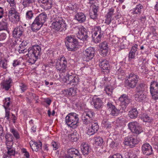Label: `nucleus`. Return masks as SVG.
<instances>
[{
  "mask_svg": "<svg viewBox=\"0 0 158 158\" xmlns=\"http://www.w3.org/2000/svg\"><path fill=\"white\" fill-rule=\"evenodd\" d=\"M52 19V27L56 31H62L66 29L67 24L64 18L56 15H53Z\"/></svg>",
  "mask_w": 158,
  "mask_h": 158,
  "instance_id": "nucleus-1",
  "label": "nucleus"
},
{
  "mask_svg": "<svg viewBox=\"0 0 158 158\" xmlns=\"http://www.w3.org/2000/svg\"><path fill=\"white\" fill-rule=\"evenodd\" d=\"M41 50V47L38 45L33 46L28 49V53L26 55L29 57L28 60L29 63L31 64L35 63L40 57Z\"/></svg>",
  "mask_w": 158,
  "mask_h": 158,
  "instance_id": "nucleus-2",
  "label": "nucleus"
},
{
  "mask_svg": "<svg viewBox=\"0 0 158 158\" xmlns=\"http://www.w3.org/2000/svg\"><path fill=\"white\" fill-rule=\"evenodd\" d=\"M104 27V26L103 25L101 27L96 26L95 27V31H94L93 34L92 35V37L93 41L95 43H98L101 42L106 30Z\"/></svg>",
  "mask_w": 158,
  "mask_h": 158,
  "instance_id": "nucleus-3",
  "label": "nucleus"
},
{
  "mask_svg": "<svg viewBox=\"0 0 158 158\" xmlns=\"http://www.w3.org/2000/svg\"><path fill=\"white\" fill-rule=\"evenodd\" d=\"M78 115L75 113H69L65 118L66 123L71 127L75 128L77 126L78 123Z\"/></svg>",
  "mask_w": 158,
  "mask_h": 158,
  "instance_id": "nucleus-4",
  "label": "nucleus"
},
{
  "mask_svg": "<svg viewBox=\"0 0 158 158\" xmlns=\"http://www.w3.org/2000/svg\"><path fill=\"white\" fill-rule=\"evenodd\" d=\"M77 38L81 40H86L88 37V35L90 32L82 27H76L74 30Z\"/></svg>",
  "mask_w": 158,
  "mask_h": 158,
  "instance_id": "nucleus-5",
  "label": "nucleus"
},
{
  "mask_svg": "<svg viewBox=\"0 0 158 158\" xmlns=\"http://www.w3.org/2000/svg\"><path fill=\"white\" fill-rule=\"evenodd\" d=\"M139 79V77L133 73H130L127 77V85L131 88H134L136 85Z\"/></svg>",
  "mask_w": 158,
  "mask_h": 158,
  "instance_id": "nucleus-6",
  "label": "nucleus"
},
{
  "mask_svg": "<svg viewBox=\"0 0 158 158\" xmlns=\"http://www.w3.org/2000/svg\"><path fill=\"white\" fill-rule=\"evenodd\" d=\"M66 40V41L65 42V45L68 50L69 51L74 50L78 44L77 40L71 35L67 37Z\"/></svg>",
  "mask_w": 158,
  "mask_h": 158,
  "instance_id": "nucleus-7",
  "label": "nucleus"
},
{
  "mask_svg": "<svg viewBox=\"0 0 158 158\" xmlns=\"http://www.w3.org/2000/svg\"><path fill=\"white\" fill-rule=\"evenodd\" d=\"M141 141V139L137 135H131L130 136L126 137L124 142L125 145H129L132 148Z\"/></svg>",
  "mask_w": 158,
  "mask_h": 158,
  "instance_id": "nucleus-8",
  "label": "nucleus"
},
{
  "mask_svg": "<svg viewBox=\"0 0 158 158\" xmlns=\"http://www.w3.org/2000/svg\"><path fill=\"white\" fill-rule=\"evenodd\" d=\"M67 61L66 58L61 57L57 60L56 65V69L61 72H64L67 68Z\"/></svg>",
  "mask_w": 158,
  "mask_h": 158,
  "instance_id": "nucleus-9",
  "label": "nucleus"
},
{
  "mask_svg": "<svg viewBox=\"0 0 158 158\" xmlns=\"http://www.w3.org/2000/svg\"><path fill=\"white\" fill-rule=\"evenodd\" d=\"M128 126L131 131L136 135H138L143 131L142 128L136 121L129 123Z\"/></svg>",
  "mask_w": 158,
  "mask_h": 158,
  "instance_id": "nucleus-10",
  "label": "nucleus"
},
{
  "mask_svg": "<svg viewBox=\"0 0 158 158\" xmlns=\"http://www.w3.org/2000/svg\"><path fill=\"white\" fill-rule=\"evenodd\" d=\"M118 100L120 102V106H121L120 110H123V111L121 112L123 113V111L125 112L126 107L131 102V100L129 98V97L125 94L121 95Z\"/></svg>",
  "mask_w": 158,
  "mask_h": 158,
  "instance_id": "nucleus-11",
  "label": "nucleus"
},
{
  "mask_svg": "<svg viewBox=\"0 0 158 158\" xmlns=\"http://www.w3.org/2000/svg\"><path fill=\"white\" fill-rule=\"evenodd\" d=\"M94 115V113L91 111L84 113L81 117L83 123L85 125L91 123L93 121L92 120Z\"/></svg>",
  "mask_w": 158,
  "mask_h": 158,
  "instance_id": "nucleus-12",
  "label": "nucleus"
},
{
  "mask_svg": "<svg viewBox=\"0 0 158 158\" xmlns=\"http://www.w3.org/2000/svg\"><path fill=\"white\" fill-rule=\"evenodd\" d=\"M150 91L153 98L156 100L158 99V82L156 81L151 82Z\"/></svg>",
  "mask_w": 158,
  "mask_h": 158,
  "instance_id": "nucleus-13",
  "label": "nucleus"
},
{
  "mask_svg": "<svg viewBox=\"0 0 158 158\" xmlns=\"http://www.w3.org/2000/svg\"><path fill=\"white\" fill-rule=\"evenodd\" d=\"M95 53L94 48L90 47L87 48L84 52V60L88 61L94 57Z\"/></svg>",
  "mask_w": 158,
  "mask_h": 158,
  "instance_id": "nucleus-14",
  "label": "nucleus"
},
{
  "mask_svg": "<svg viewBox=\"0 0 158 158\" xmlns=\"http://www.w3.org/2000/svg\"><path fill=\"white\" fill-rule=\"evenodd\" d=\"M66 82L68 85H76L79 81V77L74 75H70L69 73L65 77Z\"/></svg>",
  "mask_w": 158,
  "mask_h": 158,
  "instance_id": "nucleus-15",
  "label": "nucleus"
},
{
  "mask_svg": "<svg viewBox=\"0 0 158 158\" xmlns=\"http://www.w3.org/2000/svg\"><path fill=\"white\" fill-rule=\"evenodd\" d=\"M99 65L103 72L109 73L110 67L108 61L104 59H100Z\"/></svg>",
  "mask_w": 158,
  "mask_h": 158,
  "instance_id": "nucleus-16",
  "label": "nucleus"
},
{
  "mask_svg": "<svg viewBox=\"0 0 158 158\" xmlns=\"http://www.w3.org/2000/svg\"><path fill=\"white\" fill-rule=\"evenodd\" d=\"M99 129V126L96 121H93L89 125V127L87 131V134L90 135L96 132Z\"/></svg>",
  "mask_w": 158,
  "mask_h": 158,
  "instance_id": "nucleus-17",
  "label": "nucleus"
},
{
  "mask_svg": "<svg viewBox=\"0 0 158 158\" xmlns=\"http://www.w3.org/2000/svg\"><path fill=\"white\" fill-rule=\"evenodd\" d=\"M143 153L146 155H150L153 153V150L151 146L149 143L144 144L142 147Z\"/></svg>",
  "mask_w": 158,
  "mask_h": 158,
  "instance_id": "nucleus-18",
  "label": "nucleus"
},
{
  "mask_svg": "<svg viewBox=\"0 0 158 158\" xmlns=\"http://www.w3.org/2000/svg\"><path fill=\"white\" fill-rule=\"evenodd\" d=\"M108 109L110 112V114L113 116H117L120 112V110L117 109L115 106L111 103L107 104Z\"/></svg>",
  "mask_w": 158,
  "mask_h": 158,
  "instance_id": "nucleus-19",
  "label": "nucleus"
},
{
  "mask_svg": "<svg viewBox=\"0 0 158 158\" xmlns=\"http://www.w3.org/2000/svg\"><path fill=\"white\" fill-rule=\"evenodd\" d=\"M101 55L103 56H106L108 51L107 43L106 42H103L100 44Z\"/></svg>",
  "mask_w": 158,
  "mask_h": 158,
  "instance_id": "nucleus-20",
  "label": "nucleus"
},
{
  "mask_svg": "<svg viewBox=\"0 0 158 158\" xmlns=\"http://www.w3.org/2000/svg\"><path fill=\"white\" fill-rule=\"evenodd\" d=\"M92 9L90 11L89 15L90 18L92 19H96L97 16V12L98 10V4L92 5Z\"/></svg>",
  "mask_w": 158,
  "mask_h": 158,
  "instance_id": "nucleus-21",
  "label": "nucleus"
},
{
  "mask_svg": "<svg viewBox=\"0 0 158 158\" xmlns=\"http://www.w3.org/2000/svg\"><path fill=\"white\" fill-rule=\"evenodd\" d=\"M24 31V29L21 26H19L15 28L13 31V36L18 38L21 37Z\"/></svg>",
  "mask_w": 158,
  "mask_h": 158,
  "instance_id": "nucleus-22",
  "label": "nucleus"
},
{
  "mask_svg": "<svg viewBox=\"0 0 158 158\" xmlns=\"http://www.w3.org/2000/svg\"><path fill=\"white\" fill-rule=\"evenodd\" d=\"M93 104L94 107L97 109H99L102 107L103 102L101 99L97 97H94L92 99Z\"/></svg>",
  "mask_w": 158,
  "mask_h": 158,
  "instance_id": "nucleus-23",
  "label": "nucleus"
},
{
  "mask_svg": "<svg viewBox=\"0 0 158 158\" xmlns=\"http://www.w3.org/2000/svg\"><path fill=\"white\" fill-rule=\"evenodd\" d=\"M39 3H41L44 5L43 8L46 10H48L51 9L52 6V0H38Z\"/></svg>",
  "mask_w": 158,
  "mask_h": 158,
  "instance_id": "nucleus-24",
  "label": "nucleus"
},
{
  "mask_svg": "<svg viewBox=\"0 0 158 158\" xmlns=\"http://www.w3.org/2000/svg\"><path fill=\"white\" fill-rule=\"evenodd\" d=\"M47 18V14L45 12H42L36 17L35 19L43 25Z\"/></svg>",
  "mask_w": 158,
  "mask_h": 158,
  "instance_id": "nucleus-25",
  "label": "nucleus"
},
{
  "mask_svg": "<svg viewBox=\"0 0 158 158\" xmlns=\"http://www.w3.org/2000/svg\"><path fill=\"white\" fill-rule=\"evenodd\" d=\"M81 151L83 155H87L90 150V147L88 144L82 143L80 146Z\"/></svg>",
  "mask_w": 158,
  "mask_h": 158,
  "instance_id": "nucleus-26",
  "label": "nucleus"
},
{
  "mask_svg": "<svg viewBox=\"0 0 158 158\" xmlns=\"http://www.w3.org/2000/svg\"><path fill=\"white\" fill-rule=\"evenodd\" d=\"M12 82V79L11 78L9 77L6 80L2 81L1 85L3 89H4L6 90H8L11 86V84Z\"/></svg>",
  "mask_w": 158,
  "mask_h": 158,
  "instance_id": "nucleus-27",
  "label": "nucleus"
},
{
  "mask_svg": "<svg viewBox=\"0 0 158 158\" xmlns=\"http://www.w3.org/2000/svg\"><path fill=\"white\" fill-rule=\"evenodd\" d=\"M114 15V10L113 8L110 9L107 14V17L106 19V23L109 24L113 19V15Z\"/></svg>",
  "mask_w": 158,
  "mask_h": 158,
  "instance_id": "nucleus-28",
  "label": "nucleus"
},
{
  "mask_svg": "<svg viewBox=\"0 0 158 158\" xmlns=\"http://www.w3.org/2000/svg\"><path fill=\"white\" fill-rule=\"evenodd\" d=\"M146 88L147 85L144 82H140L136 87L135 92L137 94L143 93L145 90Z\"/></svg>",
  "mask_w": 158,
  "mask_h": 158,
  "instance_id": "nucleus-29",
  "label": "nucleus"
},
{
  "mask_svg": "<svg viewBox=\"0 0 158 158\" xmlns=\"http://www.w3.org/2000/svg\"><path fill=\"white\" fill-rule=\"evenodd\" d=\"M86 16L82 13H78L75 16V19L80 23H82L86 20Z\"/></svg>",
  "mask_w": 158,
  "mask_h": 158,
  "instance_id": "nucleus-30",
  "label": "nucleus"
},
{
  "mask_svg": "<svg viewBox=\"0 0 158 158\" xmlns=\"http://www.w3.org/2000/svg\"><path fill=\"white\" fill-rule=\"evenodd\" d=\"M43 25L34 19L31 24V28L33 31H36L39 30L42 27Z\"/></svg>",
  "mask_w": 158,
  "mask_h": 158,
  "instance_id": "nucleus-31",
  "label": "nucleus"
},
{
  "mask_svg": "<svg viewBox=\"0 0 158 158\" xmlns=\"http://www.w3.org/2000/svg\"><path fill=\"white\" fill-rule=\"evenodd\" d=\"M138 112L136 108H132L128 113L129 117L131 119H135L138 116Z\"/></svg>",
  "mask_w": 158,
  "mask_h": 158,
  "instance_id": "nucleus-32",
  "label": "nucleus"
},
{
  "mask_svg": "<svg viewBox=\"0 0 158 158\" xmlns=\"http://www.w3.org/2000/svg\"><path fill=\"white\" fill-rule=\"evenodd\" d=\"M143 6L140 4H139L136 6L131 10V13L134 14H140L142 11Z\"/></svg>",
  "mask_w": 158,
  "mask_h": 158,
  "instance_id": "nucleus-33",
  "label": "nucleus"
},
{
  "mask_svg": "<svg viewBox=\"0 0 158 158\" xmlns=\"http://www.w3.org/2000/svg\"><path fill=\"white\" fill-rule=\"evenodd\" d=\"M42 143L41 142L39 141L38 142H34L33 144L32 145V149L33 151L37 152L39 149L42 148Z\"/></svg>",
  "mask_w": 158,
  "mask_h": 158,
  "instance_id": "nucleus-34",
  "label": "nucleus"
},
{
  "mask_svg": "<svg viewBox=\"0 0 158 158\" xmlns=\"http://www.w3.org/2000/svg\"><path fill=\"white\" fill-rule=\"evenodd\" d=\"M35 0H23L22 2V5L23 8L31 7L32 6L33 3L35 2Z\"/></svg>",
  "mask_w": 158,
  "mask_h": 158,
  "instance_id": "nucleus-35",
  "label": "nucleus"
},
{
  "mask_svg": "<svg viewBox=\"0 0 158 158\" xmlns=\"http://www.w3.org/2000/svg\"><path fill=\"white\" fill-rule=\"evenodd\" d=\"M10 98H5L3 101L4 104L3 106L5 109H8V110H10V108L9 107L11 102L10 101Z\"/></svg>",
  "mask_w": 158,
  "mask_h": 158,
  "instance_id": "nucleus-36",
  "label": "nucleus"
},
{
  "mask_svg": "<svg viewBox=\"0 0 158 158\" xmlns=\"http://www.w3.org/2000/svg\"><path fill=\"white\" fill-rule=\"evenodd\" d=\"M94 139V143L95 145L101 146L103 142V139L100 136L95 137Z\"/></svg>",
  "mask_w": 158,
  "mask_h": 158,
  "instance_id": "nucleus-37",
  "label": "nucleus"
},
{
  "mask_svg": "<svg viewBox=\"0 0 158 158\" xmlns=\"http://www.w3.org/2000/svg\"><path fill=\"white\" fill-rule=\"evenodd\" d=\"M34 13L32 10H28L26 13V18L27 20L31 19L33 17Z\"/></svg>",
  "mask_w": 158,
  "mask_h": 158,
  "instance_id": "nucleus-38",
  "label": "nucleus"
},
{
  "mask_svg": "<svg viewBox=\"0 0 158 158\" xmlns=\"http://www.w3.org/2000/svg\"><path fill=\"white\" fill-rule=\"evenodd\" d=\"M11 22L16 23L20 20V17L18 13L11 16Z\"/></svg>",
  "mask_w": 158,
  "mask_h": 158,
  "instance_id": "nucleus-39",
  "label": "nucleus"
},
{
  "mask_svg": "<svg viewBox=\"0 0 158 158\" xmlns=\"http://www.w3.org/2000/svg\"><path fill=\"white\" fill-rule=\"evenodd\" d=\"M138 97H135L136 100L138 102H142L146 98L145 95L143 93H141L139 95L138 94Z\"/></svg>",
  "mask_w": 158,
  "mask_h": 158,
  "instance_id": "nucleus-40",
  "label": "nucleus"
},
{
  "mask_svg": "<svg viewBox=\"0 0 158 158\" xmlns=\"http://www.w3.org/2000/svg\"><path fill=\"white\" fill-rule=\"evenodd\" d=\"M5 138L6 140V142H13V137L12 135L9 133H6L5 135Z\"/></svg>",
  "mask_w": 158,
  "mask_h": 158,
  "instance_id": "nucleus-41",
  "label": "nucleus"
},
{
  "mask_svg": "<svg viewBox=\"0 0 158 158\" xmlns=\"http://www.w3.org/2000/svg\"><path fill=\"white\" fill-rule=\"evenodd\" d=\"M15 150L14 148H9L7 150V154H6L8 155V156L11 157V156H15Z\"/></svg>",
  "mask_w": 158,
  "mask_h": 158,
  "instance_id": "nucleus-42",
  "label": "nucleus"
},
{
  "mask_svg": "<svg viewBox=\"0 0 158 158\" xmlns=\"http://www.w3.org/2000/svg\"><path fill=\"white\" fill-rule=\"evenodd\" d=\"M142 119L143 122L146 123H150L152 121V119L147 115L143 116Z\"/></svg>",
  "mask_w": 158,
  "mask_h": 158,
  "instance_id": "nucleus-43",
  "label": "nucleus"
},
{
  "mask_svg": "<svg viewBox=\"0 0 158 158\" xmlns=\"http://www.w3.org/2000/svg\"><path fill=\"white\" fill-rule=\"evenodd\" d=\"M10 131L13 134L16 139H18L19 138L20 136L18 132L15 129L13 128L10 129Z\"/></svg>",
  "mask_w": 158,
  "mask_h": 158,
  "instance_id": "nucleus-44",
  "label": "nucleus"
},
{
  "mask_svg": "<svg viewBox=\"0 0 158 158\" xmlns=\"http://www.w3.org/2000/svg\"><path fill=\"white\" fill-rule=\"evenodd\" d=\"M67 94L69 95L74 96L76 94L75 89L72 87L70 88L67 90Z\"/></svg>",
  "mask_w": 158,
  "mask_h": 158,
  "instance_id": "nucleus-45",
  "label": "nucleus"
},
{
  "mask_svg": "<svg viewBox=\"0 0 158 158\" xmlns=\"http://www.w3.org/2000/svg\"><path fill=\"white\" fill-rule=\"evenodd\" d=\"M17 13H18L14 8H11L9 11L8 16L9 17L12 16Z\"/></svg>",
  "mask_w": 158,
  "mask_h": 158,
  "instance_id": "nucleus-46",
  "label": "nucleus"
},
{
  "mask_svg": "<svg viewBox=\"0 0 158 158\" xmlns=\"http://www.w3.org/2000/svg\"><path fill=\"white\" fill-rule=\"evenodd\" d=\"M27 47H25L21 45V44L19 46V53H24L28 51V49H27Z\"/></svg>",
  "mask_w": 158,
  "mask_h": 158,
  "instance_id": "nucleus-47",
  "label": "nucleus"
},
{
  "mask_svg": "<svg viewBox=\"0 0 158 158\" xmlns=\"http://www.w3.org/2000/svg\"><path fill=\"white\" fill-rule=\"evenodd\" d=\"M113 89L111 86H107L105 88L104 90L108 95H111L113 91Z\"/></svg>",
  "mask_w": 158,
  "mask_h": 158,
  "instance_id": "nucleus-48",
  "label": "nucleus"
},
{
  "mask_svg": "<svg viewBox=\"0 0 158 158\" xmlns=\"http://www.w3.org/2000/svg\"><path fill=\"white\" fill-rule=\"evenodd\" d=\"M102 124L103 126L108 128L110 126V124L108 120L105 119L102 121Z\"/></svg>",
  "mask_w": 158,
  "mask_h": 158,
  "instance_id": "nucleus-49",
  "label": "nucleus"
},
{
  "mask_svg": "<svg viewBox=\"0 0 158 158\" xmlns=\"http://www.w3.org/2000/svg\"><path fill=\"white\" fill-rule=\"evenodd\" d=\"M126 158H136V155L134 153L127 152L126 153L125 156Z\"/></svg>",
  "mask_w": 158,
  "mask_h": 158,
  "instance_id": "nucleus-50",
  "label": "nucleus"
},
{
  "mask_svg": "<svg viewBox=\"0 0 158 158\" xmlns=\"http://www.w3.org/2000/svg\"><path fill=\"white\" fill-rule=\"evenodd\" d=\"M68 137L69 139L73 141H76L77 140V138L74 135V133L69 135Z\"/></svg>",
  "mask_w": 158,
  "mask_h": 158,
  "instance_id": "nucleus-51",
  "label": "nucleus"
},
{
  "mask_svg": "<svg viewBox=\"0 0 158 158\" xmlns=\"http://www.w3.org/2000/svg\"><path fill=\"white\" fill-rule=\"evenodd\" d=\"M19 86L22 92H24L27 88V86L23 83H21Z\"/></svg>",
  "mask_w": 158,
  "mask_h": 158,
  "instance_id": "nucleus-52",
  "label": "nucleus"
},
{
  "mask_svg": "<svg viewBox=\"0 0 158 158\" xmlns=\"http://www.w3.org/2000/svg\"><path fill=\"white\" fill-rule=\"evenodd\" d=\"M58 144L57 143L54 141H52L51 142V146L53 147L54 150H56L58 149L59 146Z\"/></svg>",
  "mask_w": 158,
  "mask_h": 158,
  "instance_id": "nucleus-53",
  "label": "nucleus"
},
{
  "mask_svg": "<svg viewBox=\"0 0 158 158\" xmlns=\"http://www.w3.org/2000/svg\"><path fill=\"white\" fill-rule=\"evenodd\" d=\"M135 53L130 51L128 56L129 60H131V59H134L135 58Z\"/></svg>",
  "mask_w": 158,
  "mask_h": 158,
  "instance_id": "nucleus-54",
  "label": "nucleus"
},
{
  "mask_svg": "<svg viewBox=\"0 0 158 158\" xmlns=\"http://www.w3.org/2000/svg\"><path fill=\"white\" fill-rule=\"evenodd\" d=\"M109 158H123L122 155L120 153H116L110 156Z\"/></svg>",
  "mask_w": 158,
  "mask_h": 158,
  "instance_id": "nucleus-55",
  "label": "nucleus"
},
{
  "mask_svg": "<svg viewBox=\"0 0 158 158\" xmlns=\"http://www.w3.org/2000/svg\"><path fill=\"white\" fill-rule=\"evenodd\" d=\"M118 145V143L115 142L114 141H112L110 144V147L114 149L117 147Z\"/></svg>",
  "mask_w": 158,
  "mask_h": 158,
  "instance_id": "nucleus-56",
  "label": "nucleus"
},
{
  "mask_svg": "<svg viewBox=\"0 0 158 158\" xmlns=\"http://www.w3.org/2000/svg\"><path fill=\"white\" fill-rule=\"evenodd\" d=\"M7 2L10 5V6L12 7H15L16 2L15 0H7Z\"/></svg>",
  "mask_w": 158,
  "mask_h": 158,
  "instance_id": "nucleus-57",
  "label": "nucleus"
},
{
  "mask_svg": "<svg viewBox=\"0 0 158 158\" xmlns=\"http://www.w3.org/2000/svg\"><path fill=\"white\" fill-rule=\"evenodd\" d=\"M138 45L135 44L133 46L130 50V51H132V52H134L135 53L137 51L138 48Z\"/></svg>",
  "mask_w": 158,
  "mask_h": 158,
  "instance_id": "nucleus-58",
  "label": "nucleus"
},
{
  "mask_svg": "<svg viewBox=\"0 0 158 158\" xmlns=\"http://www.w3.org/2000/svg\"><path fill=\"white\" fill-rule=\"evenodd\" d=\"M5 118H6L7 120H8L10 118V110L8 109H5Z\"/></svg>",
  "mask_w": 158,
  "mask_h": 158,
  "instance_id": "nucleus-59",
  "label": "nucleus"
},
{
  "mask_svg": "<svg viewBox=\"0 0 158 158\" xmlns=\"http://www.w3.org/2000/svg\"><path fill=\"white\" fill-rule=\"evenodd\" d=\"M28 97L27 98L29 99H34L35 97V94L32 93H28Z\"/></svg>",
  "mask_w": 158,
  "mask_h": 158,
  "instance_id": "nucleus-60",
  "label": "nucleus"
},
{
  "mask_svg": "<svg viewBox=\"0 0 158 158\" xmlns=\"http://www.w3.org/2000/svg\"><path fill=\"white\" fill-rule=\"evenodd\" d=\"M88 1H89L88 3L92 5L96 4L98 2V0H88Z\"/></svg>",
  "mask_w": 158,
  "mask_h": 158,
  "instance_id": "nucleus-61",
  "label": "nucleus"
},
{
  "mask_svg": "<svg viewBox=\"0 0 158 158\" xmlns=\"http://www.w3.org/2000/svg\"><path fill=\"white\" fill-rule=\"evenodd\" d=\"M6 38V35L5 33H2L0 35V41L5 40Z\"/></svg>",
  "mask_w": 158,
  "mask_h": 158,
  "instance_id": "nucleus-62",
  "label": "nucleus"
},
{
  "mask_svg": "<svg viewBox=\"0 0 158 158\" xmlns=\"http://www.w3.org/2000/svg\"><path fill=\"white\" fill-rule=\"evenodd\" d=\"M10 142H6V148L7 150L9 148H12L13 143H11Z\"/></svg>",
  "mask_w": 158,
  "mask_h": 158,
  "instance_id": "nucleus-63",
  "label": "nucleus"
},
{
  "mask_svg": "<svg viewBox=\"0 0 158 158\" xmlns=\"http://www.w3.org/2000/svg\"><path fill=\"white\" fill-rule=\"evenodd\" d=\"M7 62L6 61H3L2 62V68L6 69L7 68Z\"/></svg>",
  "mask_w": 158,
  "mask_h": 158,
  "instance_id": "nucleus-64",
  "label": "nucleus"
}]
</instances>
